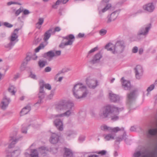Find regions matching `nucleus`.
<instances>
[{
	"label": "nucleus",
	"mask_w": 157,
	"mask_h": 157,
	"mask_svg": "<svg viewBox=\"0 0 157 157\" xmlns=\"http://www.w3.org/2000/svg\"><path fill=\"white\" fill-rule=\"evenodd\" d=\"M47 56L48 57L50 58L51 59L53 57H54V52L52 51H50L46 53Z\"/></svg>",
	"instance_id": "34"
},
{
	"label": "nucleus",
	"mask_w": 157,
	"mask_h": 157,
	"mask_svg": "<svg viewBox=\"0 0 157 157\" xmlns=\"http://www.w3.org/2000/svg\"><path fill=\"white\" fill-rule=\"evenodd\" d=\"M151 28V24L150 23L145 25L141 27L136 36V40H140L143 38V36L146 37Z\"/></svg>",
	"instance_id": "4"
},
{
	"label": "nucleus",
	"mask_w": 157,
	"mask_h": 157,
	"mask_svg": "<svg viewBox=\"0 0 157 157\" xmlns=\"http://www.w3.org/2000/svg\"><path fill=\"white\" fill-rule=\"evenodd\" d=\"M59 136L56 133H52L51 136L50 141L52 144H56L59 140Z\"/></svg>",
	"instance_id": "19"
},
{
	"label": "nucleus",
	"mask_w": 157,
	"mask_h": 157,
	"mask_svg": "<svg viewBox=\"0 0 157 157\" xmlns=\"http://www.w3.org/2000/svg\"><path fill=\"white\" fill-rule=\"evenodd\" d=\"M63 38V39L59 45V47L62 48H64L66 46L71 45L73 42L75 37L73 35L70 34Z\"/></svg>",
	"instance_id": "8"
},
{
	"label": "nucleus",
	"mask_w": 157,
	"mask_h": 157,
	"mask_svg": "<svg viewBox=\"0 0 157 157\" xmlns=\"http://www.w3.org/2000/svg\"><path fill=\"white\" fill-rule=\"evenodd\" d=\"M37 58V56L35 54H34V55L33 56L32 58L33 60H36Z\"/></svg>",
	"instance_id": "63"
},
{
	"label": "nucleus",
	"mask_w": 157,
	"mask_h": 157,
	"mask_svg": "<svg viewBox=\"0 0 157 157\" xmlns=\"http://www.w3.org/2000/svg\"><path fill=\"white\" fill-rule=\"evenodd\" d=\"M54 125L59 131H62L63 130V124L62 121L59 119H56L53 121Z\"/></svg>",
	"instance_id": "15"
},
{
	"label": "nucleus",
	"mask_w": 157,
	"mask_h": 157,
	"mask_svg": "<svg viewBox=\"0 0 157 157\" xmlns=\"http://www.w3.org/2000/svg\"><path fill=\"white\" fill-rule=\"evenodd\" d=\"M3 25L6 27L8 28H11L13 26V25L7 22H5L3 23Z\"/></svg>",
	"instance_id": "46"
},
{
	"label": "nucleus",
	"mask_w": 157,
	"mask_h": 157,
	"mask_svg": "<svg viewBox=\"0 0 157 157\" xmlns=\"http://www.w3.org/2000/svg\"><path fill=\"white\" fill-rule=\"evenodd\" d=\"M23 11V9L21 8L16 10L15 13L16 16H18L21 12Z\"/></svg>",
	"instance_id": "45"
},
{
	"label": "nucleus",
	"mask_w": 157,
	"mask_h": 157,
	"mask_svg": "<svg viewBox=\"0 0 157 157\" xmlns=\"http://www.w3.org/2000/svg\"><path fill=\"white\" fill-rule=\"evenodd\" d=\"M123 131L124 133L123 135L122 136H119L117 137L116 138V141H121L122 140H125L126 139V134L124 130V131Z\"/></svg>",
	"instance_id": "32"
},
{
	"label": "nucleus",
	"mask_w": 157,
	"mask_h": 157,
	"mask_svg": "<svg viewBox=\"0 0 157 157\" xmlns=\"http://www.w3.org/2000/svg\"><path fill=\"white\" fill-rule=\"evenodd\" d=\"M30 77L34 79H37V78L36 76V75L34 74H33L32 73V72L30 73Z\"/></svg>",
	"instance_id": "54"
},
{
	"label": "nucleus",
	"mask_w": 157,
	"mask_h": 157,
	"mask_svg": "<svg viewBox=\"0 0 157 157\" xmlns=\"http://www.w3.org/2000/svg\"><path fill=\"white\" fill-rule=\"evenodd\" d=\"M44 87L46 89L49 90H51V85L48 83L46 84Z\"/></svg>",
	"instance_id": "51"
},
{
	"label": "nucleus",
	"mask_w": 157,
	"mask_h": 157,
	"mask_svg": "<svg viewBox=\"0 0 157 157\" xmlns=\"http://www.w3.org/2000/svg\"><path fill=\"white\" fill-rule=\"evenodd\" d=\"M138 50V48L136 47H135L132 49V51L133 53H136L137 52Z\"/></svg>",
	"instance_id": "59"
},
{
	"label": "nucleus",
	"mask_w": 157,
	"mask_h": 157,
	"mask_svg": "<svg viewBox=\"0 0 157 157\" xmlns=\"http://www.w3.org/2000/svg\"><path fill=\"white\" fill-rule=\"evenodd\" d=\"M155 85L154 84H151L149 86L147 89V94H148L149 92L153 90L155 88Z\"/></svg>",
	"instance_id": "37"
},
{
	"label": "nucleus",
	"mask_w": 157,
	"mask_h": 157,
	"mask_svg": "<svg viewBox=\"0 0 157 157\" xmlns=\"http://www.w3.org/2000/svg\"><path fill=\"white\" fill-rule=\"evenodd\" d=\"M53 29H50L47 31L44 34L43 39L45 41H47L50 37L52 33Z\"/></svg>",
	"instance_id": "21"
},
{
	"label": "nucleus",
	"mask_w": 157,
	"mask_h": 157,
	"mask_svg": "<svg viewBox=\"0 0 157 157\" xmlns=\"http://www.w3.org/2000/svg\"><path fill=\"white\" fill-rule=\"evenodd\" d=\"M74 104L71 102L63 100L59 101L56 105V109L57 111H66L63 113L57 114L53 116L55 117H68L71 113V109L74 106Z\"/></svg>",
	"instance_id": "1"
},
{
	"label": "nucleus",
	"mask_w": 157,
	"mask_h": 157,
	"mask_svg": "<svg viewBox=\"0 0 157 157\" xmlns=\"http://www.w3.org/2000/svg\"><path fill=\"white\" fill-rule=\"evenodd\" d=\"M79 91L82 94L79 96V99L86 97L89 93L86 86L81 83H79Z\"/></svg>",
	"instance_id": "11"
},
{
	"label": "nucleus",
	"mask_w": 157,
	"mask_h": 157,
	"mask_svg": "<svg viewBox=\"0 0 157 157\" xmlns=\"http://www.w3.org/2000/svg\"><path fill=\"white\" fill-rule=\"evenodd\" d=\"M118 15V12L117 11L113 12L110 15L108 16V20L107 21V23H109L111 22L114 21L117 18Z\"/></svg>",
	"instance_id": "17"
},
{
	"label": "nucleus",
	"mask_w": 157,
	"mask_h": 157,
	"mask_svg": "<svg viewBox=\"0 0 157 157\" xmlns=\"http://www.w3.org/2000/svg\"><path fill=\"white\" fill-rule=\"evenodd\" d=\"M51 70V68L50 67H46L45 69V71L46 72H50Z\"/></svg>",
	"instance_id": "58"
},
{
	"label": "nucleus",
	"mask_w": 157,
	"mask_h": 157,
	"mask_svg": "<svg viewBox=\"0 0 157 157\" xmlns=\"http://www.w3.org/2000/svg\"><path fill=\"white\" fill-rule=\"evenodd\" d=\"M15 87L13 86H10L8 88V90L11 93H12V95L15 94L16 92L14 91Z\"/></svg>",
	"instance_id": "33"
},
{
	"label": "nucleus",
	"mask_w": 157,
	"mask_h": 157,
	"mask_svg": "<svg viewBox=\"0 0 157 157\" xmlns=\"http://www.w3.org/2000/svg\"><path fill=\"white\" fill-rule=\"evenodd\" d=\"M27 151L30 152L31 157H39L38 153L36 149H28Z\"/></svg>",
	"instance_id": "25"
},
{
	"label": "nucleus",
	"mask_w": 157,
	"mask_h": 157,
	"mask_svg": "<svg viewBox=\"0 0 157 157\" xmlns=\"http://www.w3.org/2000/svg\"><path fill=\"white\" fill-rule=\"evenodd\" d=\"M98 49V48L97 47H95L94 48L91 49L89 52V53H90L94 52Z\"/></svg>",
	"instance_id": "57"
},
{
	"label": "nucleus",
	"mask_w": 157,
	"mask_h": 157,
	"mask_svg": "<svg viewBox=\"0 0 157 157\" xmlns=\"http://www.w3.org/2000/svg\"><path fill=\"white\" fill-rule=\"evenodd\" d=\"M134 71L136 78L138 79H140L141 78L143 73L142 67L140 65L136 66L134 68Z\"/></svg>",
	"instance_id": "12"
},
{
	"label": "nucleus",
	"mask_w": 157,
	"mask_h": 157,
	"mask_svg": "<svg viewBox=\"0 0 157 157\" xmlns=\"http://www.w3.org/2000/svg\"><path fill=\"white\" fill-rule=\"evenodd\" d=\"M30 57L29 56H27L25 59L27 62H28L30 60Z\"/></svg>",
	"instance_id": "64"
},
{
	"label": "nucleus",
	"mask_w": 157,
	"mask_h": 157,
	"mask_svg": "<svg viewBox=\"0 0 157 157\" xmlns=\"http://www.w3.org/2000/svg\"><path fill=\"white\" fill-rule=\"evenodd\" d=\"M64 157H73V154L71 150L68 148H65Z\"/></svg>",
	"instance_id": "28"
},
{
	"label": "nucleus",
	"mask_w": 157,
	"mask_h": 157,
	"mask_svg": "<svg viewBox=\"0 0 157 157\" xmlns=\"http://www.w3.org/2000/svg\"><path fill=\"white\" fill-rule=\"evenodd\" d=\"M107 33V30L105 29H101L99 31V34L101 36L105 35Z\"/></svg>",
	"instance_id": "42"
},
{
	"label": "nucleus",
	"mask_w": 157,
	"mask_h": 157,
	"mask_svg": "<svg viewBox=\"0 0 157 157\" xmlns=\"http://www.w3.org/2000/svg\"><path fill=\"white\" fill-rule=\"evenodd\" d=\"M61 54V51H56L55 52H54V55L55 57H56L60 55Z\"/></svg>",
	"instance_id": "47"
},
{
	"label": "nucleus",
	"mask_w": 157,
	"mask_h": 157,
	"mask_svg": "<svg viewBox=\"0 0 157 157\" xmlns=\"http://www.w3.org/2000/svg\"><path fill=\"white\" fill-rule=\"evenodd\" d=\"M90 115L92 117H95L96 116V112L94 111H91L90 112Z\"/></svg>",
	"instance_id": "50"
},
{
	"label": "nucleus",
	"mask_w": 157,
	"mask_h": 157,
	"mask_svg": "<svg viewBox=\"0 0 157 157\" xmlns=\"http://www.w3.org/2000/svg\"><path fill=\"white\" fill-rule=\"evenodd\" d=\"M7 4L8 6H10L12 4H17V5H21V4H20V3H19L17 2H12V1L8 2L7 3Z\"/></svg>",
	"instance_id": "43"
},
{
	"label": "nucleus",
	"mask_w": 157,
	"mask_h": 157,
	"mask_svg": "<svg viewBox=\"0 0 157 157\" xmlns=\"http://www.w3.org/2000/svg\"><path fill=\"white\" fill-rule=\"evenodd\" d=\"M55 90H52L51 91L50 94L49 95L48 98L50 99H51L53 96L54 94Z\"/></svg>",
	"instance_id": "55"
},
{
	"label": "nucleus",
	"mask_w": 157,
	"mask_h": 157,
	"mask_svg": "<svg viewBox=\"0 0 157 157\" xmlns=\"http://www.w3.org/2000/svg\"><path fill=\"white\" fill-rule=\"evenodd\" d=\"M40 85V89H44V87L46 84H45L44 81L43 80H40L39 82Z\"/></svg>",
	"instance_id": "35"
},
{
	"label": "nucleus",
	"mask_w": 157,
	"mask_h": 157,
	"mask_svg": "<svg viewBox=\"0 0 157 157\" xmlns=\"http://www.w3.org/2000/svg\"><path fill=\"white\" fill-rule=\"evenodd\" d=\"M21 150L19 149L15 150L10 153V156L8 155L6 157H17L19 156L21 153Z\"/></svg>",
	"instance_id": "22"
},
{
	"label": "nucleus",
	"mask_w": 157,
	"mask_h": 157,
	"mask_svg": "<svg viewBox=\"0 0 157 157\" xmlns=\"http://www.w3.org/2000/svg\"><path fill=\"white\" fill-rule=\"evenodd\" d=\"M39 150L40 153L44 156H45L48 151L47 149L44 147L39 148Z\"/></svg>",
	"instance_id": "29"
},
{
	"label": "nucleus",
	"mask_w": 157,
	"mask_h": 157,
	"mask_svg": "<svg viewBox=\"0 0 157 157\" xmlns=\"http://www.w3.org/2000/svg\"><path fill=\"white\" fill-rule=\"evenodd\" d=\"M25 155L26 157H31L30 153L29 154L28 152H26L25 153Z\"/></svg>",
	"instance_id": "62"
},
{
	"label": "nucleus",
	"mask_w": 157,
	"mask_h": 157,
	"mask_svg": "<svg viewBox=\"0 0 157 157\" xmlns=\"http://www.w3.org/2000/svg\"><path fill=\"white\" fill-rule=\"evenodd\" d=\"M122 88L125 90H130L132 88V86L130 82L128 80H125L124 77L121 79Z\"/></svg>",
	"instance_id": "13"
},
{
	"label": "nucleus",
	"mask_w": 157,
	"mask_h": 157,
	"mask_svg": "<svg viewBox=\"0 0 157 157\" xmlns=\"http://www.w3.org/2000/svg\"><path fill=\"white\" fill-rule=\"evenodd\" d=\"M101 129L102 130L110 132H113L117 133L120 131H124V128L123 127L120 128L118 127L114 128H112L109 127L105 124H104L101 127Z\"/></svg>",
	"instance_id": "9"
},
{
	"label": "nucleus",
	"mask_w": 157,
	"mask_h": 157,
	"mask_svg": "<svg viewBox=\"0 0 157 157\" xmlns=\"http://www.w3.org/2000/svg\"><path fill=\"white\" fill-rule=\"evenodd\" d=\"M78 83L75 85L72 90L73 95L77 99L78 98Z\"/></svg>",
	"instance_id": "23"
},
{
	"label": "nucleus",
	"mask_w": 157,
	"mask_h": 157,
	"mask_svg": "<svg viewBox=\"0 0 157 157\" xmlns=\"http://www.w3.org/2000/svg\"><path fill=\"white\" fill-rule=\"evenodd\" d=\"M115 135L114 134H109L104 135V138L105 140L108 141L114 139Z\"/></svg>",
	"instance_id": "31"
},
{
	"label": "nucleus",
	"mask_w": 157,
	"mask_h": 157,
	"mask_svg": "<svg viewBox=\"0 0 157 157\" xmlns=\"http://www.w3.org/2000/svg\"><path fill=\"white\" fill-rule=\"evenodd\" d=\"M61 30L60 27H57L55 28L54 29H53L52 33L54 34L56 32H59Z\"/></svg>",
	"instance_id": "48"
},
{
	"label": "nucleus",
	"mask_w": 157,
	"mask_h": 157,
	"mask_svg": "<svg viewBox=\"0 0 157 157\" xmlns=\"http://www.w3.org/2000/svg\"><path fill=\"white\" fill-rule=\"evenodd\" d=\"M27 64V63H25V62H23L21 64L20 68L21 69H22V68H24V66L26 65Z\"/></svg>",
	"instance_id": "61"
},
{
	"label": "nucleus",
	"mask_w": 157,
	"mask_h": 157,
	"mask_svg": "<svg viewBox=\"0 0 157 157\" xmlns=\"http://www.w3.org/2000/svg\"><path fill=\"white\" fill-rule=\"evenodd\" d=\"M138 91L137 88H134L127 94L126 102L127 104L131 105L135 101Z\"/></svg>",
	"instance_id": "6"
},
{
	"label": "nucleus",
	"mask_w": 157,
	"mask_h": 157,
	"mask_svg": "<svg viewBox=\"0 0 157 157\" xmlns=\"http://www.w3.org/2000/svg\"><path fill=\"white\" fill-rule=\"evenodd\" d=\"M99 156L98 155L89 153L86 157H98Z\"/></svg>",
	"instance_id": "53"
},
{
	"label": "nucleus",
	"mask_w": 157,
	"mask_h": 157,
	"mask_svg": "<svg viewBox=\"0 0 157 157\" xmlns=\"http://www.w3.org/2000/svg\"><path fill=\"white\" fill-rule=\"evenodd\" d=\"M46 63V61L44 60H40L38 63L39 66L40 67H43L45 66Z\"/></svg>",
	"instance_id": "36"
},
{
	"label": "nucleus",
	"mask_w": 157,
	"mask_h": 157,
	"mask_svg": "<svg viewBox=\"0 0 157 157\" xmlns=\"http://www.w3.org/2000/svg\"><path fill=\"white\" fill-rule=\"evenodd\" d=\"M43 102V99H39L37 102L35 104V105H40Z\"/></svg>",
	"instance_id": "52"
},
{
	"label": "nucleus",
	"mask_w": 157,
	"mask_h": 157,
	"mask_svg": "<svg viewBox=\"0 0 157 157\" xmlns=\"http://www.w3.org/2000/svg\"><path fill=\"white\" fill-rule=\"evenodd\" d=\"M23 11V14L25 15H28L30 13L29 10L27 9H25Z\"/></svg>",
	"instance_id": "56"
},
{
	"label": "nucleus",
	"mask_w": 157,
	"mask_h": 157,
	"mask_svg": "<svg viewBox=\"0 0 157 157\" xmlns=\"http://www.w3.org/2000/svg\"><path fill=\"white\" fill-rule=\"evenodd\" d=\"M45 95V92L44 90V89H40L39 92L38 94V98L39 99H43Z\"/></svg>",
	"instance_id": "30"
},
{
	"label": "nucleus",
	"mask_w": 157,
	"mask_h": 157,
	"mask_svg": "<svg viewBox=\"0 0 157 157\" xmlns=\"http://www.w3.org/2000/svg\"><path fill=\"white\" fill-rule=\"evenodd\" d=\"M124 48V44L122 41H117L115 45L110 43L107 44L105 46L106 49L108 51H111L113 54L122 52Z\"/></svg>",
	"instance_id": "3"
},
{
	"label": "nucleus",
	"mask_w": 157,
	"mask_h": 157,
	"mask_svg": "<svg viewBox=\"0 0 157 157\" xmlns=\"http://www.w3.org/2000/svg\"><path fill=\"white\" fill-rule=\"evenodd\" d=\"M19 138H16L14 136H10V137L9 141L10 143L8 146V148H12L14 147V144L19 140Z\"/></svg>",
	"instance_id": "18"
},
{
	"label": "nucleus",
	"mask_w": 157,
	"mask_h": 157,
	"mask_svg": "<svg viewBox=\"0 0 157 157\" xmlns=\"http://www.w3.org/2000/svg\"><path fill=\"white\" fill-rule=\"evenodd\" d=\"M19 29H15L14 31L12 33L10 37L9 38V40L10 42L6 45L5 46V47L9 50L11 49L15 44L18 41V31Z\"/></svg>",
	"instance_id": "5"
},
{
	"label": "nucleus",
	"mask_w": 157,
	"mask_h": 157,
	"mask_svg": "<svg viewBox=\"0 0 157 157\" xmlns=\"http://www.w3.org/2000/svg\"><path fill=\"white\" fill-rule=\"evenodd\" d=\"M119 117L117 115H113L111 116V120L113 121H116L118 119Z\"/></svg>",
	"instance_id": "49"
},
{
	"label": "nucleus",
	"mask_w": 157,
	"mask_h": 157,
	"mask_svg": "<svg viewBox=\"0 0 157 157\" xmlns=\"http://www.w3.org/2000/svg\"><path fill=\"white\" fill-rule=\"evenodd\" d=\"M10 101V99L5 96L3 98L0 105L1 109L3 110L5 109Z\"/></svg>",
	"instance_id": "14"
},
{
	"label": "nucleus",
	"mask_w": 157,
	"mask_h": 157,
	"mask_svg": "<svg viewBox=\"0 0 157 157\" xmlns=\"http://www.w3.org/2000/svg\"><path fill=\"white\" fill-rule=\"evenodd\" d=\"M21 131L22 133H26L27 132V129L25 124L22 125Z\"/></svg>",
	"instance_id": "41"
},
{
	"label": "nucleus",
	"mask_w": 157,
	"mask_h": 157,
	"mask_svg": "<svg viewBox=\"0 0 157 157\" xmlns=\"http://www.w3.org/2000/svg\"><path fill=\"white\" fill-rule=\"evenodd\" d=\"M62 2V0H57L56 3L52 6V8L56 9L57 8V5H59Z\"/></svg>",
	"instance_id": "38"
},
{
	"label": "nucleus",
	"mask_w": 157,
	"mask_h": 157,
	"mask_svg": "<svg viewBox=\"0 0 157 157\" xmlns=\"http://www.w3.org/2000/svg\"><path fill=\"white\" fill-rule=\"evenodd\" d=\"M109 97L111 101L113 102H117L120 100V97L113 93H109Z\"/></svg>",
	"instance_id": "20"
},
{
	"label": "nucleus",
	"mask_w": 157,
	"mask_h": 157,
	"mask_svg": "<svg viewBox=\"0 0 157 157\" xmlns=\"http://www.w3.org/2000/svg\"><path fill=\"white\" fill-rule=\"evenodd\" d=\"M86 83L90 89H94L98 85V81L91 77L87 78L86 80Z\"/></svg>",
	"instance_id": "10"
},
{
	"label": "nucleus",
	"mask_w": 157,
	"mask_h": 157,
	"mask_svg": "<svg viewBox=\"0 0 157 157\" xmlns=\"http://www.w3.org/2000/svg\"><path fill=\"white\" fill-rule=\"evenodd\" d=\"M44 47V46L43 44H40L39 46L35 49V52H38L40 50L43 49Z\"/></svg>",
	"instance_id": "40"
},
{
	"label": "nucleus",
	"mask_w": 157,
	"mask_h": 157,
	"mask_svg": "<svg viewBox=\"0 0 157 157\" xmlns=\"http://www.w3.org/2000/svg\"><path fill=\"white\" fill-rule=\"evenodd\" d=\"M96 153L100 155L101 156L105 155L107 153L106 151L105 150H103L100 151L96 152Z\"/></svg>",
	"instance_id": "39"
},
{
	"label": "nucleus",
	"mask_w": 157,
	"mask_h": 157,
	"mask_svg": "<svg viewBox=\"0 0 157 157\" xmlns=\"http://www.w3.org/2000/svg\"><path fill=\"white\" fill-rule=\"evenodd\" d=\"M86 136L84 135H80L79 136V142H82L85 140Z\"/></svg>",
	"instance_id": "44"
},
{
	"label": "nucleus",
	"mask_w": 157,
	"mask_h": 157,
	"mask_svg": "<svg viewBox=\"0 0 157 157\" xmlns=\"http://www.w3.org/2000/svg\"><path fill=\"white\" fill-rule=\"evenodd\" d=\"M109 1V0H103L100 4L98 7V10L99 15H102L103 13L105 12L111 7V5L109 3L106 5L105 4Z\"/></svg>",
	"instance_id": "7"
},
{
	"label": "nucleus",
	"mask_w": 157,
	"mask_h": 157,
	"mask_svg": "<svg viewBox=\"0 0 157 157\" xmlns=\"http://www.w3.org/2000/svg\"><path fill=\"white\" fill-rule=\"evenodd\" d=\"M112 109L114 112L117 113L120 112L123 109V107L118 108L115 106H111L108 105L104 106L100 109L98 115L101 119H105L107 118L111 112Z\"/></svg>",
	"instance_id": "2"
},
{
	"label": "nucleus",
	"mask_w": 157,
	"mask_h": 157,
	"mask_svg": "<svg viewBox=\"0 0 157 157\" xmlns=\"http://www.w3.org/2000/svg\"><path fill=\"white\" fill-rule=\"evenodd\" d=\"M44 19L43 18L40 17L38 19V21L36 24V27L38 29H40L41 26L44 22Z\"/></svg>",
	"instance_id": "27"
},
{
	"label": "nucleus",
	"mask_w": 157,
	"mask_h": 157,
	"mask_svg": "<svg viewBox=\"0 0 157 157\" xmlns=\"http://www.w3.org/2000/svg\"><path fill=\"white\" fill-rule=\"evenodd\" d=\"M20 76V75L17 73L14 75L13 79L15 80L17 78H18Z\"/></svg>",
	"instance_id": "60"
},
{
	"label": "nucleus",
	"mask_w": 157,
	"mask_h": 157,
	"mask_svg": "<svg viewBox=\"0 0 157 157\" xmlns=\"http://www.w3.org/2000/svg\"><path fill=\"white\" fill-rule=\"evenodd\" d=\"M143 8L145 11L149 12H152L155 9V6L152 3H150L144 5Z\"/></svg>",
	"instance_id": "16"
},
{
	"label": "nucleus",
	"mask_w": 157,
	"mask_h": 157,
	"mask_svg": "<svg viewBox=\"0 0 157 157\" xmlns=\"http://www.w3.org/2000/svg\"><path fill=\"white\" fill-rule=\"evenodd\" d=\"M31 109L30 106L29 105H28L22 109L21 111V113L22 115H23L27 114L30 111Z\"/></svg>",
	"instance_id": "24"
},
{
	"label": "nucleus",
	"mask_w": 157,
	"mask_h": 157,
	"mask_svg": "<svg viewBox=\"0 0 157 157\" xmlns=\"http://www.w3.org/2000/svg\"><path fill=\"white\" fill-rule=\"evenodd\" d=\"M101 57V55L100 53L96 54L94 56L93 59L91 61V63H92L94 64L98 62L100 59Z\"/></svg>",
	"instance_id": "26"
}]
</instances>
